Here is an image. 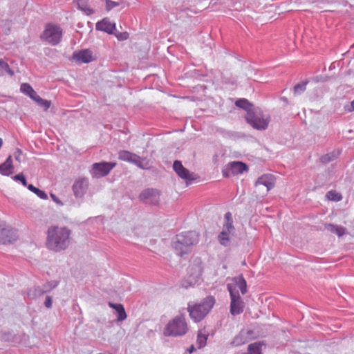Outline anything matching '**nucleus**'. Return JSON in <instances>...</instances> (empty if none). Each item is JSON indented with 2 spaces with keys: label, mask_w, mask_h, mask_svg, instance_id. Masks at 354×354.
Masks as SVG:
<instances>
[{
  "label": "nucleus",
  "mask_w": 354,
  "mask_h": 354,
  "mask_svg": "<svg viewBox=\"0 0 354 354\" xmlns=\"http://www.w3.org/2000/svg\"><path fill=\"white\" fill-rule=\"evenodd\" d=\"M14 172L12 157L9 156L6 161L0 165V174L4 176H9Z\"/></svg>",
  "instance_id": "aec40b11"
},
{
  "label": "nucleus",
  "mask_w": 354,
  "mask_h": 354,
  "mask_svg": "<svg viewBox=\"0 0 354 354\" xmlns=\"http://www.w3.org/2000/svg\"><path fill=\"white\" fill-rule=\"evenodd\" d=\"M115 162H97L92 165V174L96 178L106 176L110 171L115 166Z\"/></svg>",
  "instance_id": "9b49d317"
},
{
  "label": "nucleus",
  "mask_w": 354,
  "mask_h": 354,
  "mask_svg": "<svg viewBox=\"0 0 354 354\" xmlns=\"http://www.w3.org/2000/svg\"><path fill=\"white\" fill-rule=\"evenodd\" d=\"M326 197L330 201H339L342 199V195L336 191H329L326 194Z\"/></svg>",
  "instance_id": "c756f323"
},
{
  "label": "nucleus",
  "mask_w": 354,
  "mask_h": 354,
  "mask_svg": "<svg viewBox=\"0 0 354 354\" xmlns=\"http://www.w3.org/2000/svg\"><path fill=\"white\" fill-rule=\"evenodd\" d=\"M173 169L178 176L184 180L187 185L197 178L196 176L186 169L180 160H175L174 162Z\"/></svg>",
  "instance_id": "9d476101"
},
{
  "label": "nucleus",
  "mask_w": 354,
  "mask_h": 354,
  "mask_svg": "<svg viewBox=\"0 0 354 354\" xmlns=\"http://www.w3.org/2000/svg\"><path fill=\"white\" fill-rule=\"evenodd\" d=\"M160 194L158 190L147 189L140 194V201L150 204H157L159 201Z\"/></svg>",
  "instance_id": "ddd939ff"
},
{
  "label": "nucleus",
  "mask_w": 354,
  "mask_h": 354,
  "mask_svg": "<svg viewBox=\"0 0 354 354\" xmlns=\"http://www.w3.org/2000/svg\"><path fill=\"white\" fill-rule=\"evenodd\" d=\"M225 223L224 224L225 225L230 226V227H234L233 226L232 216V214L230 212H227L225 214Z\"/></svg>",
  "instance_id": "2f4dec72"
},
{
  "label": "nucleus",
  "mask_w": 354,
  "mask_h": 354,
  "mask_svg": "<svg viewBox=\"0 0 354 354\" xmlns=\"http://www.w3.org/2000/svg\"><path fill=\"white\" fill-rule=\"evenodd\" d=\"M13 179L15 180H19V181H21V183H22V185L24 186H26L27 185V181L24 176L23 174H19L17 175H15L14 177H13Z\"/></svg>",
  "instance_id": "473e14b6"
},
{
  "label": "nucleus",
  "mask_w": 354,
  "mask_h": 354,
  "mask_svg": "<svg viewBox=\"0 0 354 354\" xmlns=\"http://www.w3.org/2000/svg\"><path fill=\"white\" fill-rule=\"evenodd\" d=\"M34 101H35L38 104L44 106L45 110H47L50 106V101L43 100L39 95L37 96V98Z\"/></svg>",
  "instance_id": "7c9ffc66"
},
{
  "label": "nucleus",
  "mask_w": 354,
  "mask_h": 354,
  "mask_svg": "<svg viewBox=\"0 0 354 354\" xmlns=\"http://www.w3.org/2000/svg\"><path fill=\"white\" fill-rule=\"evenodd\" d=\"M274 186V177L272 174L260 176L255 183V192L257 195H266Z\"/></svg>",
  "instance_id": "6e6552de"
},
{
  "label": "nucleus",
  "mask_w": 354,
  "mask_h": 354,
  "mask_svg": "<svg viewBox=\"0 0 354 354\" xmlns=\"http://www.w3.org/2000/svg\"><path fill=\"white\" fill-rule=\"evenodd\" d=\"M118 158L121 160L132 162L142 169L150 168L149 161L147 158H141L129 151L123 150L120 151Z\"/></svg>",
  "instance_id": "0eeeda50"
},
{
  "label": "nucleus",
  "mask_w": 354,
  "mask_h": 354,
  "mask_svg": "<svg viewBox=\"0 0 354 354\" xmlns=\"http://www.w3.org/2000/svg\"><path fill=\"white\" fill-rule=\"evenodd\" d=\"M207 335L199 331L197 335L196 344L198 348H202L206 345Z\"/></svg>",
  "instance_id": "bb28decb"
},
{
  "label": "nucleus",
  "mask_w": 354,
  "mask_h": 354,
  "mask_svg": "<svg viewBox=\"0 0 354 354\" xmlns=\"http://www.w3.org/2000/svg\"><path fill=\"white\" fill-rule=\"evenodd\" d=\"M215 301L214 297L208 296L200 303L189 304L187 307L189 317L195 322H201L212 309Z\"/></svg>",
  "instance_id": "f03ea898"
},
{
  "label": "nucleus",
  "mask_w": 354,
  "mask_h": 354,
  "mask_svg": "<svg viewBox=\"0 0 354 354\" xmlns=\"http://www.w3.org/2000/svg\"><path fill=\"white\" fill-rule=\"evenodd\" d=\"M325 230L331 234L337 235L339 237L342 236L346 233V229L341 225H333V224H326Z\"/></svg>",
  "instance_id": "412c9836"
},
{
  "label": "nucleus",
  "mask_w": 354,
  "mask_h": 354,
  "mask_svg": "<svg viewBox=\"0 0 354 354\" xmlns=\"http://www.w3.org/2000/svg\"><path fill=\"white\" fill-rule=\"evenodd\" d=\"M227 289L230 292V297L240 295L239 292L244 295L247 292V284L242 275L234 277L232 281L228 283Z\"/></svg>",
  "instance_id": "1a4fd4ad"
},
{
  "label": "nucleus",
  "mask_w": 354,
  "mask_h": 354,
  "mask_svg": "<svg viewBox=\"0 0 354 354\" xmlns=\"http://www.w3.org/2000/svg\"><path fill=\"white\" fill-rule=\"evenodd\" d=\"M20 91L23 93L29 96L33 100H35L37 98V96H38L35 90L28 83H23L20 86Z\"/></svg>",
  "instance_id": "4be33fe9"
},
{
  "label": "nucleus",
  "mask_w": 354,
  "mask_h": 354,
  "mask_svg": "<svg viewBox=\"0 0 354 354\" xmlns=\"http://www.w3.org/2000/svg\"><path fill=\"white\" fill-rule=\"evenodd\" d=\"M242 339H243V335L241 334H239V335H237L234 341L232 342V343L235 345V346H239L241 344H243L244 342L242 341Z\"/></svg>",
  "instance_id": "c9c22d12"
},
{
  "label": "nucleus",
  "mask_w": 354,
  "mask_h": 354,
  "mask_svg": "<svg viewBox=\"0 0 354 354\" xmlns=\"http://www.w3.org/2000/svg\"><path fill=\"white\" fill-rule=\"evenodd\" d=\"M73 57L76 62L80 63H88L93 61V54L89 50H83L75 53Z\"/></svg>",
  "instance_id": "f3484780"
},
{
  "label": "nucleus",
  "mask_w": 354,
  "mask_h": 354,
  "mask_svg": "<svg viewBox=\"0 0 354 354\" xmlns=\"http://www.w3.org/2000/svg\"><path fill=\"white\" fill-rule=\"evenodd\" d=\"M46 247L50 250L59 252L68 248L71 230L64 226L51 225L46 232Z\"/></svg>",
  "instance_id": "f257e3e1"
},
{
  "label": "nucleus",
  "mask_w": 354,
  "mask_h": 354,
  "mask_svg": "<svg viewBox=\"0 0 354 354\" xmlns=\"http://www.w3.org/2000/svg\"><path fill=\"white\" fill-rule=\"evenodd\" d=\"M88 186V180L85 178H79L75 180L73 185V191L76 197H82L86 192Z\"/></svg>",
  "instance_id": "4468645a"
},
{
  "label": "nucleus",
  "mask_w": 354,
  "mask_h": 354,
  "mask_svg": "<svg viewBox=\"0 0 354 354\" xmlns=\"http://www.w3.org/2000/svg\"><path fill=\"white\" fill-rule=\"evenodd\" d=\"M17 236L15 230L10 227L0 226V243L2 244L12 243Z\"/></svg>",
  "instance_id": "f8f14e48"
},
{
  "label": "nucleus",
  "mask_w": 354,
  "mask_h": 354,
  "mask_svg": "<svg viewBox=\"0 0 354 354\" xmlns=\"http://www.w3.org/2000/svg\"><path fill=\"white\" fill-rule=\"evenodd\" d=\"M197 236L192 232L178 234L173 242V247L178 255L183 257L190 252V247L197 241Z\"/></svg>",
  "instance_id": "7ed1b4c3"
},
{
  "label": "nucleus",
  "mask_w": 354,
  "mask_h": 354,
  "mask_svg": "<svg viewBox=\"0 0 354 354\" xmlns=\"http://www.w3.org/2000/svg\"><path fill=\"white\" fill-rule=\"evenodd\" d=\"M52 299L49 296H47L46 297V300H45V302H44V304H45V306L48 308H50L52 307Z\"/></svg>",
  "instance_id": "4c0bfd02"
},
{
  "label": "nucleus",
  "mask_w": 354,
  "mask_h": 354,
  "mask_svg": "<svg viewBox=\"0 0 354 354\" xmlns=\"http://www.w3.org/2000/svg\"><path fill=\"white\" fill-rule=\"evenodd\" d=\"M62 35L63 30L60 26L48 24L45 26L40 37L42 41L55 46L60 42Z\"/></svg>",
  "instance_id": "39448f33"
},
{
  "label": "nucleus",
  "mask_w": 354,
  "mask_h": 354,
  "mask_svg": "<svg viewBox=\"0 0 354 354\" xmlns=\"http://www.w3.org/2000/svg\"><path fill=\"white\" fill-rule=\"evenodd\" d=\"M4 73H8L10 75H12L14 73L13 71L10 70L8 63L0 59V76L3 75Z\"/></svg>",
  "instance_id": "c85d7f7f"
},
{
  "label": "nucleus",
  "mask_w": 354,
  "mask_h": 354,
  "mask_svg": "<svg viewBox=\"0 0 354 354\" xmlns=\"http://www.w3.org/2000/svg\"><path fill=\"white\" fill-rule=\"evenodd\" d=\"M90 0H76L78 8L83 11L86 15H91L93 13V10L88 5Z\"/></svg>",
  "instance_id": "b1692460"
},
{
  "label": "nucleus",
  "mask_w": 354,
  "mask_h": 354,
  "mask_svg": "<svg viewBox=\"0 0 354 354\" xmlns=\"http://www.w3.org/2000/svg\"><path fill=\"white\" fill-rule=\"evenodd\" d=\"M21 154H22V152H21L19 149H18V150L15 152V158H16V160H18L19 162H20V161H21L20 158H21Z\"/></svg>",
  "instance_id": "58836bf2"
},
{
  "label": "nucleus",
  "mask_w": 354,
  "mask_h": 354,
  "mask_svg": "<svg viewBox=\"0 0 354 354\" xmlns=\"http://www.w3.org/2000/svg\"><path fill=\"white\" fill-rule=\"evenodd\" d=\"M109 306L112 308L115 309L118 313V320L122 321L127 318V314L125 313L124 308L122 304H115L113 303H109Z\"/></svg>",
  "instance_id": "393cba45"
},
{
  "label": "nucleus",
  "mask_w": 354,
  "mask_h": 354,
  "mask_svg": "<svg viewBox=\"0 0 354 354\" xmlns=\"http://www.w3.org/2000/svg\"><path fill=\"white\" fill-rule=\"evenodd\" d=\"M96 29L111 34L115 29V24L105 18L96 24Z\"/></svg>",
  "instance_id": "a211bd4d"
},
{
  "label": "nucleus",
  "mask_w": 354,
  "mask_h": 354,
  "mask_svg": "<svg viewBox=\"0 0 354 354\" xmlns=\"http://www.w3.org/2000/svg\"><path fill=\"white\" fill-rule=\"evenodd\" d=\"M230 313L232 315L241 314L244 310V303L240 295H236L234 297H230Z\"/></svg>",
  "instance_id": "2eb2a0df"
},
{
  "label": "nucleus",
  "mask_w": 354,
  "mask_h": 354,
  "mask_svg": "<svg viewBox=\"0 0 354 354\" xmlns=\"http://www.w3.org/2000/svg\"><path fill=\"white\" fill-rule=\"evenodd\" d=\"M116 37L119 40H126L129 37V34L127 32H120L116 34Z\"/></svg>",
  "instance_id": "e433bc0d"
},
{
  "label": "nucleus",
  "mask_w": 354,
  "mask_h": 354,
  "mask_svg": "<svg viewBox=\"0 0 354 354\" xmlns=\"http://www.w3.org/2000/svg\"><path fill=\"white\" fill-rule=\"evenodd\" d=\"M248 169L246 164L239 161L230 162L227 165L228 172L232 175L243 174L244 171H246Z\"/></svg>",
  "instance_id": "dca6fc26"
},
{
  "label": "nucleus",
  "mask_w": 354,
  "mask_h": 354,
  "mask_svg": "<svg viewBox=\"0 0 354 354\" xmlns=\"http://www.w3.org/2000/svg\"><path fill=\"white\" fill-rule=\"evenodd\" d=\"M306 89V84H297L294 87L295 93H301Z\"/></svg>",
  "instance_id": "f704fd0d"
},
{
  "label": "nucleus",
  "mask_w": 354,
  "mask_h": 354,
  "mask_svg": "<svg viewBox=\"0 0 354 354\" xmlns=\"http://www.w3.org/2000/svg\"><path fill=\"white\" fill-rule=\"evenodd\" d=\"M190 272L195 274L196 277H201L203 272V266L201 260H196L192 265Z\"/></svg>",
  "instance_id": "a878e982"
},
{
  "label": "nucleus",
  "mask_w": 354,
  "mask_h": 354,
  "mask_svg": "<svg viewBox=\"0 0 354 354\" xmlns=\"http://www.w3.org/2000/svg\"><path fill=\"white\" fill-rule=\"evenodd\" d=\"M351 108H352V110L354 111V100L352 101V102H351Z\"/></svg>",
  "instance_id": "a19ab883"
},
{
  "label": "nucleus",
  "mask_w": 354,
  "mask_h": 354,
  "mask_svg": "<svg viewBox=\"0 0 354 354\" xmlns=\"http://www.w3.org/2000/svg\"><path fill=\"white\" fill-rule=\"evenodd\" d=\"M28 189L36 194L41 199H46L48 198L47 194L45 193V192L40 190L39 189L35 187L32 185H29L28 186Z\"/></svg>",
  "instance_id": "cd10ccee"
},
{
  "label": "nucleus",
  "mask_w": 354,
  "mask_h": 354,
  "mask_svg": "<svg viewBox=\"0 0 354 354\" xmlns=\"http://www.w3.org/2000/svg\"><path fill=\"white\" fill-rule=\"evenodd\" d=\"M234 227L227 225H223L222 232L220 233L218 236L219 242L223 245H227L230 243V235L233 232Z\"/></svg>",
  "instance_id": "6ab92c4d"
},
{
  "label": "nucleus",
  "mask_w": 354,
  "mask_h": 354,
  "mask_svg": "<svg viewBox=\"0 0 354 354\" xmlns=\"http://www.w3.org/2000/svg\"><path fill=\"white\" fill-rule=\"evenodd\" d=\"M235 104L236 106L246 111L247 114L248 113H252L253 111V110L252 109V104L250 103V102L247 99H239L235 102Z\"/></svg>",
  "instance_id": "5701e85b"
},
{
  "label": "nucleus",
  "mask_w": 354,
  "mask_h": 354,
  "mask_svg": "<svg viewBox=\"0 0 354 354\" xmlns=\"http://www.w3.org/2000/svg\"><path fill=\"white\" fill-rule=\"evenodd\" d=\"M335 155L333 153H328L324 156H323L321 158L322 161L323 162H328L331 160H333L335 158Z\"/></svg>",
  "instance_id": "72a5a7b5"
},
{
  "label": "nucleus",
  "mask_w": 354,
  "mask_h": 354,
  "mask_svg": "<svg viewBox=\"0 0 354 354\" xmlns=\"http://www.w3.org/2000/svg\"><path fill=\"white\" fill-rule=\"evenodd\" d=\"M50 196H51L52 198H53L55 201H56V199H55V195H54V194H51Z\"/></svg>",
  "instance_id": "79ce46f5"
},
{
  "label": "nucleus",
  "mask_w": 354,
  "mask_h": 354,
  "mask_svg": "<svg viewBox=\"0 0 354 354\" xmlns=\"http://www.w3.org/2000/svg\"><path fill=\"white\" fill-rule=\"evenodd\" d=\"M245 119L254 129L265 130L270 122V117L265 115L261 112L252 111L246 114Z\"/></svg>",
  "instance_id": "423d86ee"
},
{
  "label": "nucleus",
  "mask_w": 354,
  "mask_h": 354,
  "mask_svg": "<svg viewBox=\"0 0 354 354\" xmlns=\"http://www.w3.org/2000/svg\"><path fill=\"white\" fill-rule=\"evenodd\" d=\"M188 330V325L185 318L180 315L177 316L169 322L163 330L165 336H182Z\"/></svg>",
  "instance_id": "20e7f679"
},
{
  "label": "nucleus",
  "mask_w": 354,
  "mask_h": 354,
  "mask_svg": "<svg viewBox=\"0 0 354 354\" xmlns=\"http://www.w3.org/2000/svg\"><path fill=\"white\" fill-rule=\"evenodd\" d=\"M194 350V346H192L190 347V349H189V353H192Z\"/></svg>",
  "instance_id": "ea45409f"
}]
</instances>
